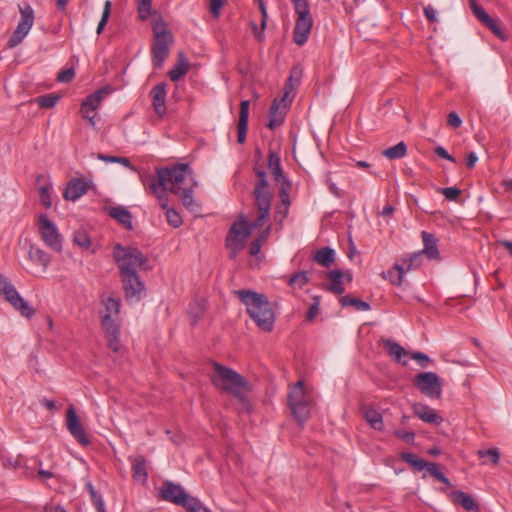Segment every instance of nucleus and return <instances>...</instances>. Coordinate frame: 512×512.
<instances>
[{
	"instance_id": "1",
	"label": "nucleus",
	"mask_w": 512,
	"mask_h": 512,
	"mask_svg": "<svg viewBox=\"0 0 512 512\" xmlns=\"http://www.w3.org/2000/svg\"><path fill=\"white\" fill-rule=\"evenodd\" d=\"M156 178L161 185L167 186L171 193L179 196L188 210H197L198 205L193 199V189L197 183L188 164L178 163L171 168H160L157 170Z\"/></svg>"
},
{
	"instance_id": "2",
	"label": "nucleus",
	"mask_w": 512,
	"mask_h": 512,
	"mask_svg": "<svg viewBox=\"0 0 512 512\" xmlns=\"http://www.w3.org/2000/svg\"><path fill=\"white\" fill-rule=\"evenodd\" d=\"M234 294L246 306L247 313L264 332L272 331L275 322V314L268 298L252 290H236Z\"/></svg>"
},
{
	"instance_id": "3",
	"label": "nucleus",
	"mask_w": 512,
	"mask_h": 512,
	"mask_svg": "<svg viewBox=\"0 0 512 512\" xmlns=\"http://www.w3.org/2000/svg\"><path fill=\"white\" fill-rule=\"evenodd\" d=\"M213 367L216 377L212 379V383L217 388L233 395L245 410L250 411V402L246 395V392L250 390V385L246 378L235 370L217 362L213 363Z\"/></svg>"
},
{
	"instance_id": "4",
	"label": "nucleus",
	"mask_w": 512,
	"mask_h": 512,
	"mask_svg": "<svg viewBox=\"0 0 512 512\" xmlns=\"http://www.w3.org/2000/svg\"><path fill=\"white\" fill-rule=\"evenodd\" d=\"M114 260L121 275H135L140 270H146L147 257L138 249L131 246L116 244L113 250Z\"/></svg>"
},
{
	"instance_id": "5",
	"label": "nucleus",
	"mask_w": 512,
	"mask_h": 512,
	"mask_svg": "<svg viewBox=\"0 0 512 512\" xmlns=\"http://www.w3.org/2000/svg\"><path fill=\"white\" fill-rule=\"evenodd\" d=\"M154 42L152 45V61L155 68H161L169 54V45L173 41L171 32L161 17H155L152 21Z\"/></svg>"
},
{
	"instance_id": "6",
	"label": "nucleus",
	"mask_w": 512,
	"mask_h": 512,
	"mask_svg": "<svg viewBox=\"0 0 512 512\" xmlns=\"http://www.w3.org/2000/svg\"><path fill=\"white\" fill-rule=\"evenodd\" d=\"M290 1L293 4L295 13L297 15L293 32V40L297 45L302 46L307 42L313 26L310 4L308 0Z\"/></svg>"
},
{
	"instance_id": "7",
	"label": "nucleus",
	"mask_w": 512,
	"mask_h": 512,
	"mask_svg": "<svg viewBox=\"0 0 512 512\" xmlns=\"http://www.w3.org/2000/svg\"><path fill=\"white\" fill-rule=\"evenodd\" d=\"M288 402L294 418L300 424H304L309 418L312 401L302 380L292 387L288 395Z\"/></svg>"
},
{
	"instance_id": "8",
	"label": "nucleus",
	"mask_w": 512,
	"mask_h": 512,
	"mask_svg": "<svg viewBox=\"0 0 512 512\" xmlns=\"http://www.w3.org/2000/svg\"><path fill=\"white\" fill-rule=\"evenodd\" d=\"M255 173L257 181L253 190V196L254 205L258 213L256 225H260V222H262L266 216H270L272 194L269 190V183L267 181L265 171L255 169Z\"/></svg>"
},
{
	"instance_id": "9",
	"label": "nucleus",
	"mask_w": 512,
	"mask_h": 512,
	"mask_svg": "<svg viewBox=\"0 0 512 512\" xmlns=\"http://www.w3.org/2000/svg\"><path fill=\"white\" fill-rule=\"evenodd\" d=\"M270 216H266L260 225H256L257 218L249 223L244 215H240L239 220L234 222L226 237V247H235L243 249L247 238L253 229H261L268 222Z\"/></svg>"
},
{
	"instance_id": "10",
	"label": "nucleus",
	"mask_w": 512,
	"mask_h": 512,
	"mask_svg": "<svg viewBox=\"0 0 512 512\" xmlns=\"http://www.w3.org/2000/svg\"><path fill=\"white\" fill-rule=\"evenodd\" d=\"M0 295L19 311L22 316L31 318L35 314V310L20 296L12 283L3 274H0Z\"/></svg>"
},
{
	"instance_id": "11",
	"label": "nucleus",
	"mask_w": 512,
	"mask_h": 512,
	"mask_svg": "<svg viewBox=\"0 0 512 512\" xmlns=\"http://www.w3.org/2000/svg\"><path fill=\"white\" fill-rule=\"evenodd\" d=\"M21 18L8 40L9 48L18 46L31 30L34 23V11L29 4L19 6Z\"/></svg>"
},
{
	"instance_id": "12",
	"label": "nucleus",
	"mask_w": 512,
	"mask_h": 512,
	"mask_svg": "<svg viewBox=\"0 0 512 512\" xmlns=\"http://www.w3.org/2000/svg\"><path fill=\"white\" fill-rule=\"evenodd\" d=\"M414 386L425 396L439 399L442 395V384L435 372H422L415 376Z\"/></svg>"
},
{
	"instance_id": "13",
	"label": "nucleus",
	"mask_w": 512,
	"mask_h": 512,
	"mask_svg": "<svg viewBox=\"0 0 512 512\" xmlns=\"http://www.w3.org/2000/svg\"><path fill=\"white\" fill-rule=\"evenodd\" d=\"M400 459L412 466L416 471H422L426 469L428 473L439 482L445 484L447 487L451 486L450 480L439 470L436 463L427 462L419 458L412 452H402Z\"/></svg>"
},
{
	"instance_id": "14",
	"label": "nucleus",
	"mask_w": 512,
	"mask_h": 512,
	"mask_svg": "<svg viewBox=\"0 0 512 512\" xmlns=\"http://www.w3.org/2000/svg\"><path fill=\"white\" fill-rule=\"evenodd\" d=\"M157 497L163 501L185 507L186 503L193 497L180 485L170 480H165L158 490Z\"/></svg>"
},
{
	"instance_id": "15",
	"label": "nucleus",
	"mask_w": 512,
	"mask_h": 512,
	"mask_svg": "<svg viewBox=\"0 0 512 512\" xmlns=\"http://www.w3.org/2000/svg\"><path fill=\"white\" fill-rule=\"evenodd\" d=\"M38 229L44 243L56 252L62 250V237L56 225L45 214L38 216Z\"/></svg>"
},
{
	"instance_id": "16",
	"label": "nucleus",
	"mask_w": 512,
	"mask_h": 512,
	"mask_svg": "<svg viewBox=\"0 0 512 512\" xmlns=\"http://www.w3.org/2000/svg\"><path fill=\"white\" fill-rule=\"evenodd\" d=\"M121 282L126 301L138 302L145 291V285L137 273L135 275H121Z\"/></svg>"
},
{
	"instance_id": "17",
	"label": "nucleus",
	"mask_w": 512,
	"mask_h": 512,
	"mask_svg": "<svg viewBox=\"0 0 512 512\" xmlns=\"http://www.w3.org/2000/svg\"><path fill=\"white\" fill-rule=\"evenodd\" d=\"M66 426L70 434L83 446L90 444V440L82 427L76 410L73 405H70L66 411Z\"/></svg>"
},
{
	"instance_id": "18",
	"label": "nucleus",
	"mask_w": 512,
	"mask_h": 512,
	"mask_svg": "<svg viewBox=\"0 0 512 512\" xmlns=\"http://www.w3.org/2000/svg\"><path fill=\"white\" fill-rule=\"evenodd\" d=\"M469 6L476 18L499 39L506 41L507 36L494 19L475 0H469Z\"/></svg>"
},
{
	"instance_id": "19",
	"label": "nucleus",
	"mask_w": 512,
	"mask_h": 512,
	"mask_svg": "<svg viewBox=\"0 0 512 512\" xmlns=\"http://www.w3.org/2000/svg\"><path fill=\"white\" fill-rule=\"evenodd\" d=\"M287 106L286 100L281 101V98H275L273 100L269 109V121L267 124L269 129L274 130L283 124Z\"/></svg>"
},
{
	"instance_id": "20",
	"label": "nucleus",
	"mask_w": 512,
	"mask_h": 512,
	"mask_svg": "<svg viewBox=\"0 0 512 512\" xmlns=\"http://www.w3.org/2000/svg\"><path fill=\"white\" fill-rule=\"evenodd\" d=\"M144 185L148 186L150 192L157 197L158 203L163 210H168L169 202L167 186L161 185L160 181L155 176H150L144 181Z\"/></svg>"
},
{
	"instance_id": "21",
	"label": "nucleus",
	"mask_w": 512,
	"mask_h": 512,
	"mask_svg": "<svg viewBox=\"0 0 512 512\" xmlns=\"http://www.w3.org/2000/svg\"><path fill=\"white\" fill-rule=\"evenodd\" d=\"M89 184L82 178L71 179L64 191V198L70 201H76L87 193Z\"/></svg>"
},
{
	"instance_id": "22",
	"label": "nucleus",
	"mask_w": 512,
	"mask_h": 512,
	"mask_svg": "<svg viewBox=\"0 0 512 512\" xmlns=\"http://www.w3.org/2000/svg\"><path fill=\"white\" fill-rule=\"evenodd\" d=\"M150 95L152 97V106L155 113L158 116H163L166 113V84L160 83L155 85L152 88Z\"/></svg>"
},
{
	"instance_id": "23",
	"label": "nucleus",
	"mask_w": 512,
	"mask_h": 512,
	"mask_svg": "<svg viewBox=\"0 0 512 512\" xmlns=\"http://www.w3.org/2000/svg\"><path fill=\"white\" fill-rule=\"evenodd\" d=\"M249 106L250 102L248 100H243L240 102L239 121L237 126V141L240 144H243L246 141V135L248 130Z\"/></svg>"
},
{
	"instance_id": "24",
	"label": "nucleus",
	"mask_w": 512,
	"mask_h": 512,
	"mask_svg": "<svg viewBox=\"0 0 512 512\" xmlns=\"http://www.w3.org/2000/svg\"><path fill=\"white\" fill-rule=\"evenodd\" d=\"M28 257L33 264L40 266L42 273L46 272L51 261L49 254L38 246L30 244Z\"/></svg>"
},
{
	"instance_id": "25",
	"label": "nucleus",
	"mask_w": 512,
	"mask_h": 512,
	"mask_svg": "<svg viewBox=\"0 0 512 512\" xmlns=\"http://www.w3.org/2000/svg\"><path fill=\"white\" fill-rule=\"evenodd\" d=\"M414 414L422 421L430 424H440L442 417L437 415L435 410L427 405L416 403L413 405Z\"/></svg>"
},
{
	"instance_id": "26",
	"label": "nucleus",
	"mask_w": 512,
	"mask_h": 512,
	"mask_svg": "<svg viewBox=\"0 0 512 512\" xmlns=\"http://www.w3.org/2000/svg\"><path fill=\"white\" fill-rule=\"evenodd\" d=\"M450 499L453 503L462 506L469 512H479V507L472 496L468 495L463 491H452L449 494Z\"/></svg>"
},
{
	"instance_id": "27",
	"label": "nucleus",
	"mask_w": 512,
	"mask_h": 512,
	"mask_svg": "<svg viewBox=\"0 0 512 512\" xmlns=\"http://www.w3.org/2000/svg\"><path fill=\"white\" fill-rule=\"evenodd\" d=\"M133 478L135 481L145 484L148 479L147 461L144 456H136L130 458Z\"/></svg>"
},
{
	"instance_id": "28",
	"label": "nucleus",
	"mask_w": 512,
	"mask_h": 512,
	"mask_svg": "<svg viewBox=\"0 0 512 512\" xmlns=\"http://www.w3.org/2000/svg\"><path fill=\"white\" fill-rule=\"evenodd\" d=\"M424 248L420 252H423V255H426L429 259L435 260L439 258V251L437 247V238L426 231L421 233Z\"/></svg>"
},
{
	"instance_id": "29",
	"label": "nucleus",
	"mask_w": 512,
	"mask_h": 512,
	"mask_svg": "<svg viewBox=\"0 0 512 512\" xmlns=\"http://www.w3.org/2000/svg\"><path fill=\"white\" fill-rule=\"evenodd\" d=\"M108 214L111 218L118 221L121 225H123L126 229L132 230V214L129 210L122 206L111 207L108 211Z\"/></svg>"
},
{
	"instance_id": "30",
	"label": "nucleus",
	"mask_w": 512,
	"mask_h": 512,
	"mask_svg": "<svg viewBox=\"0 0 512 512\" xmlns=\"http://www.w3.org/2000/svg\"><path fill=\"white\" fill-rule=\"evenodd\" d=\"M268 167L271 170L276 182H284V184L289 185V181L285 177L281 167L280 157L275 152H270L268 155Z\"/></svg>"
},
{
	"instance_id": "31",
	"label": "nucleus",
	"mask_w": 512,
	"mask_h": 512,
	"mask_svg": "<svg viewBox=\"0 0 512 512\" xmlns=\"http://www.w3.org/2000/svg\"><path fill=\"white\" fill-rule=\"evenodd\" d=\"M327 277L331 281V284L326 287V289L335 294H342L345 291L343 286L342 279L344 278V273L340 269H334L327 272Z\"/></svg>"
},
{
	"instance_id": "32",
	"label": "nucleus",
	"mask_w": 512,
	"mask_h": 512,
	"mask_svg": "<svg viewBox=\"0 0 512 512\" xmlns=\"http://www.w3.org/2000/svg\"><path fill=\"white\" fill-rule=\"evenodd\" d=\"M313 260L323 267L330 268L335 261V252L330 247H324L316 251Z\"/></svg>"
},
{
	"instance_id": "33",
	"label": "nucleus",
	"mask_w": 512,
	"mask_h": 512,
	"mask_svg": "<svg viewBox=\"0 0 512 512\" xmlns=\"http://www.w3.org/2000/svg\"><path fill=\"white\" fill-rule=\"evenodd\" d=\"M362 411L365 420L373 429L382 430V415L378 411L369 406H363Z\"/></svg>"
},
{
	"instance_id": "34",
	"label": "nucleus",
	"mask_w": 512,
	"mask_h": 512,
	"mask_svg": "<svg viewBox=\"0 0 512 512\" xmlns=\"http://www.w3.org/2000/svg\"><path fill=\"white\" fill-rule=\"evenodd\" d=\"M189 70V64L185 56L180 53L178 63L168 72L169 78L176 82L180 80Z\"/></svg>"
},
{
	"instance_id": "35",
	"label": "nucleus",
	"mask_w": 512,
	"mask_h": 512,
	"mask_svg": "<svg viewBox=\"0 0 512 512\" xmlns=\"http://www.w3.org/2000/svg\"><path fill=\"white\" fill-rule=\"evenodd\" d=\"M407 154V145L401 141L396 145L386 148L382 151V155L388 160H397L405 157Z\"/></svg>"
},
{
	"instance_id": "36",
	"label": "nucleus",
	"mask_w": 512,
	"mask_h": 512,
	"mask_svg": "<svg viewBox=\"0 0 512 512\" xmlns=\"http://www.w3.org/2000/svg\"><path fill=\"white\" fill-rule=\"evenodd\" d=\"M383 346L386 349L389 356L393 358L396 362H399L402 356L407 355V351L400 344L392 340L384 339Z\"/></svg>"
},
{
	"instance_id": "37",
	"label": "nucleus",
	"mask_w": 512,
	"mask_h": 512,
	"mask_svg": "<svg viewBox=\"0 0 512 512\" xmlns=\"http://www.w3.org/2000/svg\"><path fill=\"white\" fill-rule=\"evenodd\" d=\"M101 326L105 332V336L120 334L118 317H110L109 314H103L101 317Z\"/></svg>"
},
{
	"instance_id": "38",
	"label": "nucleus",
	"mask_w": 512,
	"mask_h": 512,
	"mask_svg": "<svg viewBox=\"0 0 512 512\" xmlns=\"http://www.w3.org/2000/svg\"><path fill=\"white\" fill-rule=\"evenodd\" d=\"M423 252H414L409 257L401 259L400 266L405 272H409L413 269H417L422 264Z\"/></svg>"
},
{
	"instance_id": "39",
	"label": "nucleus",
	"mask_w": 512,
	"mask_h": 512,
	"mask_svg": "<svg viewBox=\"0 0 512 512\" xmlns=\"http://www.w3.org/2000/svg\"><path fill=\"white\" fill-rule=\"evenodd\" d=\"M301 76H302V70L299 67H293L291 72H290L289 78H288V80L285 83L284 94L281 97V101L287 100L289 94L294 89L293 82L299 83L300 79H301Z\"/></svg>"
},
{
	"instance_id": "40",
	"label": "nucleus",
	"mask_w": 512,
	"mask_h": 512,
	"mask_svg": "<svg viewBox=\"0 0 512 512\" xmlns=\"http://www.w3.org/2000/svg\"><path fill=\"white\" fill-rule=\"evenodd\" d=\"M109 93V89L108 87H104V88H101L97 91H95L94 93L88 95L84 101L82 102V104L86 105V106H90V107H93L94 109H98L102 100L104 99V97Z\"/></svg>"
},
{
	"instance_id": "41",
	"label": "nucleus",
	"mask_w": 512,
	"mask_h": 512,
	"mask_svg": "<svg viewBox=\"0 0 512 512\" xmlns=\"http://www.w3.org/2000/svg\"><path fill=\"white\" fill-rule=\"evenodd\" d=\"M406 273L399 263H395L394 267L383 273V277L388 279L393 285L400 286L403 281V274Z\"/></svg>"
},
{
	"instance_id": "42",
	"label": "nucleus",
	"mask_w": 512,
	"mask_h": 512,
	"mask_svg": "<svg viewBox=\"0 0 512 512\" xmlns=\"http://www.w3.org/2000/svg\"><path fill=\"white\" fill-rule=\"evenodd\" d=\"M342 306H353L357 311H367L370 309V304L359 298L351 297L349 295L340 298Z\"/></svg>"
},
{
	"instance_id": "43",
	"label": "nucleus",
	"mask_w": 512,
	"mask_h": 512,
	"mask_svg": "<svg viewBox=\"0 0 512 512\" xmlns=\"http://www.w3.org/2000/svg\"><path fill=\"white\" fill-rule=\"evenodd\" d=\"M102 302L105 306L103 314H109L110 317H118L121 307V301L119 298L109 296L106 299H103Z\"/></svg>"
},
{
	"instance_id": "44",
	"label": "nucleus",
	"mask_w": 512,
	"mask_h": 512,
	"mask_svg": "<svg viewBox=\"0 0 512 512\" xmlns=\"http://www.w3.org/2000/svg\"><path fill=\"white\" fill-rule=\"evenodd\" d=\"M85 488L88 491L91 501L94 504L96 510L98 512H106L103 498L100 494L97 493L93 484L91 482H87L85 484Z\"/></svg>"
},
{
	"instance_id": "45",
	"label": "nucleus",
	"mask_w": 512,
	"mask_h": 512,
	"mask_svg": "<svg viewBox=\"0 0 512 512\" xmlns=\"http://www.w3.org/2000/svg\"><path fill=\"white\" fill-rule=\"evenodd\" d=\"M308 282V273L306 271H300L289 278L288 285L292 288L302 289Z\"/></svg>"
},
{
	"instance_id": "46",
	"label": "nucleus",
	"mask_w": 512,
	"mask_h": 512,
	"mask_svg": "<svg viewBox=\"0 0 512 512\" xmlns=\"http://www.w3.org/2000/svg\"><path fill=\"white\" fill-rule=\"evenodd\" d=\"M270 231V226L267 227L255 240H253L249 246V254L251 256H257L260 251L263 242L267 239Z\"/></svg>"
},
{
	"instance_id": "47",
	"label": "nucleus",
	"mask_w": 512,
	"mask_h": 512,
	"mask_svg": "<svg viewBox=\"0 0 512 512\" xmlns=\"http://www.w3.org/2000/svg\"><path fill=\"white\" fill-rule=\"evenodd\" d=\"M59 99H60L59 95L50 93V94H45V95L39 96L36 99V102L41 108L49 109V108H53L57 104Z\"/></svg>"
},
{
	"instance_id": "48",
	"label": "nucleus",
	"mask_w": 512,
	"mask_h": 512,
	"mask_svg": "<svg viewBox=\"0 0 512 512\" xmlns=\"http://www.w3.org/2000/svg\"><path fill=\"white\" fill-rule=\"evenodd\" d=\"M97 158L106 163H119L127 168H132L131 161L126 157L111 156L102 153L97 154Z\"/></svg>"
},
{
	"instance_id": "49",
	"label": "nucleus",
	"mask_w": 512,
	"mask_h": 512,
	"mask_svg": "<svg viewBox=\"0 0 512 512\" xmlns=\"http://www.w3.org/2000/svg\"><path fill=\"white\" fill-rule=\"evenodd\" d=\"M111 7H112L111 1H109V0L105 1L104 7H103V12H102V17H101V19L98 23L97 29H96V32L98 35H100L103 32V30L109 20V17L111 14Z\"/></svg>"
},
{
	"instance_id": "50",
	"label": "nucleus",
	"mask_w": 512,
	"mask_h": 512,
	"mask_svg": "<svg viewBox=\"0 0 512 512\" xmlns=\"http://www.w3.org/2000/svg\"><path fill=\"white\" fill-rule=\"evenodd\" d=\"M73 241L75 244H77L81 248H89L90 247V238L86 231L84 230H77L73 234Z\"/></svg>"
},
{
	"instance_id": "51",
	"label": "nucleus",
	"mask_w": 512,
	"mask_h": 512,
	"mask_svg": "<svg viewBox=\"0 0 512 512\" xmlns=\"http://www.w3.org/2000/svg\"><path fill=\"white\" fill-rule=\"evenodd\" d=\"M478 456L481 459H489L494 465L498 464L500 459V453L497 448H490L487 450H479Z\"/></svg>"
},
{
	"instance_id": "52",
	"label": "nucleus",
	"mask_w": 512,
	"mask_h": 512,
	"mask_svg": "<svg viewBox=\"0 0 512 512\" xmlns=\"http://www.w3.org/2000/svg\"><path fill=\"white\" fill-rule=\"evenodd\" d=\"M184 509L187 512H211L208 508L204 507L196 497H192L188 503H186Z\"/></svg>"
},
{
	"instance_id": "53",
	"label": "nucleus",
	"mask_w": 512,
	"mask_h": 512,
	"mask_svg": "<svg viewBox=\"0 0 512 512\" xmlns=\"http://www.w3.org/2000/svg\"><path fill=\"white\" fill-rule=\"evenodd\" d=\"M80 113L82 117L89 121L92 126L96 125L95 118L97 116V110L93 107L81 104Z\"/></svg>"
},
{
	"instance_id": "54",
	"label": "nucleus",
	"mask_w": 512,
	"mask_h": 512,
	"mask_svg": "<svg viewBox=\"0 0 512 512\" xmlns=\"http://www.w3.org/2000/svg\"><path fill=\"white\" fill-rule=\"evenodd\" d=\"M165 212L167 221L172 227L178 228L181 226L182 218L176 210L169 208L168 210H165Z\"/></svg>"
},
{
	"instance_id": "55",
	"label": "nucleus",
	"mask_w": 512,
	"mask_h": 512,
	"mask_svg": "<svg viewBox=\"0 0 512 512\" xmlns=\"http://www.w3.org/2000/svg\"><path fill=\"white\" fill-rule=\"evenodd\" d=\"M290 187V184H284V182H281V187L279 189V197H280V203L283 206H290V196L288 189Z\"/></svg>"
},
{
	"instance_id": "56",
	"label": "nucleus",
	"mask_w": 512,
	"mask_h": 512,
	"mask_svg": "<svg viewBox=\"0 0 512 512\" xmlns=\"http://www.w3.org/2000/svg\"><path fill=\"white\" fill-rule=\"evenodd\" d=\"M75 76V70L73 68H67L61 70L57 75V81L61 83H69Z\"/></svg>"
},
{
	"instance_id": "57",
	"label": "nucleus",
	"mask_w": 512,
	"mask_h": 512,
	"mask_svg": "<svg viewBox=\"0 0 512 512\" xmlns=\"http://www.w3.org/2000/svg\"><path fill=\"white\" fill-rule=\"evenodd\" d=\"M441 193L447 200L456 201L461 194V190L456 187H446L441 190Z\"/></svg>"
},
{
	"instance_id": "58",
	"label": "nucleus",
	"mask_w": 512,
	"mask_h": 512,
	"mask_svg": "<svg viewBox=\"0 0 512 512\" xmlns=\"http://www.w3.org/2000/svg\"><path fill=\"white\" fill-rule=\"evenodd\" d=\"M39 197L42 204L45 208H50L52 205V200L49 192V188L47 186H42L39 190Z\"/></svg>"
},
{
	"instance_id": "59",
	"label": "nucleus",
	"mask_w": 512,
	"mask_h": 512,
	"mask_svg": "<svg viewBox=\"0 0 512 512\" xmlns=\"http://www.w3.org/2000/svg\"><path fill=\"white\" fill-rule=\"evenodd\" d=\"M119 336H120V334H113V335L106 336L108 347L113 352H118L120 350L121 345H120Z\"/></svg>"
},
{
	"instance_id": "60",
	"label": "nucleus",
	"mask_w": 512,
	"mask_h": 512,
	"mask_svg": "<svg viewBox=\"0 0 512 512\" xmlns=\"http://www.w3.org/2000/svg\"><path fill=\"white\" fill-rule=\"evenodd\" d=\"M210 6V12L215 17L218 18L221 13V9L224 5V0H209Z\"/></svg>"
},
{
	"instance_id": "61",
	"label": "nucleus",
	"mask_w": 512,
	"mask_h": 512,
	"mask_svg": "<svg viewBox=\"0 0 512 512\" xmlns=\"http://www.w3.org/2000/svg\"><path fill=\"white\" fill-rule=\"evenodd\" d=\"M447 124L454 129L459 128L462 125V119L456 112H450L447 116Z\"/></svg>"
},
{
	"instance_id": "62",
	"label": "nucleus",
	"mask_w": 512,
	"mask_h": 512,
	"mask_svg": "<svg viewBox=\"0 0 512 512\" xmlns=\"http://www.w3.org/2000/svg\"><path fill=\"white\" fill-rule=\"evenodd\" d=\"M151 5H144L143 3H138V14L141 20H146L151 15Z\"/></svg>"
},
{
	"instance_id": "63",
	"label": "nucleus",
	"mask_w": 512,
	"mask_h": 512,
	"mask_svg": "<svg viewBox=\"0 0 512 512\" xmlns=\"http://www.w3.org/2000/svg\"><path fill=\"white\" fill-rule=\"evenodd\" d=\"M395 435L404 440L406 443H413L415 439L414 432L410 431L396 430Z\"/></svg>"
},
{
	"instance_id": "64",
	"label": "nucleus",
	"mask_w": 512,
	"mask_h": 512,
	"mask_svg": "<svg viewBox=\"0 0 512 512\" xmlns=\"http://www.w3.org/2000/svg\"><path fill=\"white\" fill-rule=\"evenodd\" d=\"M411 357L414 360H417L422 367H426L428 362L430 361L429 356L422 352H413L411 354Z\"/></svg>"
}]
</instances>
